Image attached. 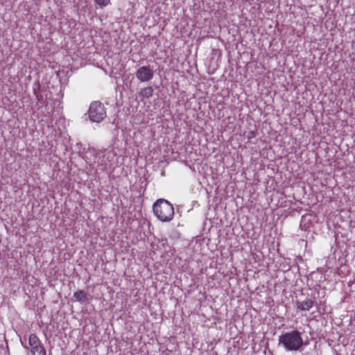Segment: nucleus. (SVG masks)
I'll list each match as a JSON object with an SVG mask.
<instances>
[{
    "mask_svg": "<svg viewBox=\"0 0 355 355\" xmlns=\"http://www.w3.org/2000/svg\"><path fill=\"white\" fill-rule=\"evenodd\" d=\"M279 344L288 351H297L304 345L301 333L297 330L282 334L279 337Z\"/></svg>",
    "mask_w": 355,
    "mask_h": 355,
    "instance_id": "f257e3e1",
    "label": "nucleus"
},
{
    "mask_svg": "<svg viewBox=\"0 0 355 355\" xmlns=\"http://www.w3.org/2000/svg\"><path fill=\"white\" fill-rule=\"evenodd\" d=\"M153 210L156 217L162 222H169L174 217V208L168 200L160 198L153 204Z\"/></svg>",
    "mask_w": 355,
    "mask_h": 355,
    "instance_id": "f03ea898",
    "label": "nucleus"
},
{
    "mask_svg": "<svg viewBox=\"0 0 355 355\" xmlns=\"http://www.w3.org/2000/svg\"><path fill=\"white\" fill-rule=\"evenodd\" d=\"M88 115L92 122L99 123L106 116V112L103 103L94 101L90 104Z\"/></svg>",
    "mask_w": 355,
    "mask_h": 355,
    "instance_id": "7ed1b4c3",
    "label": "nucleus"
},
{
    "mask_svg": "<svg viewBox=\"0 0 355 355\" xmlns=\"http://www.w3.org/2000/svg\"><path fill=\"white\" fill-rule=\"evenodd\" d=\"M135 75L139 81L148 82L153 78L154 71L150 66H142L138 68Z\"/></svg>",
    "mask_w": 355,
    "mask_h": 355,
    "instance_id": "20e7f679",
    "label": "nucleus"
},
{
    "mask_svg": "<svg viewBox=\"0 0 355 355\" xmlns=\"http://www.w3.org/2000/svg\"><path fill=\"white\" fill-rule=\"evenodd\" d=\"M28 344L30 346L31 352L34 350L35 349H37L39 347H43L41 343L40 340L35 334H31L28 338Z\"/></svg>",
    "mask_w": 355,
    "mask_h": 355,
    "instance_id": "39448f33",
    "label": "nucleus"
},
{
    "mask_svg": "<svg viewBox=\"0 0 355 355\" xmlns=\"http://www.w3.org/2000/svg\"><path fill=\"white\" fill-rule=\"evenodd\" d=\"M313 301L311 299H306L304 301H297L296 302L297 309L302 311H309L313 306Z\"/></svg>",
    "mask_w": 355,
    "mask_h": 355,
    "instance_id": "423d86ee",
    "label": "nucleus"
},
{
    "mask_svg": "<svg viewBox=\"0 0 355 355\" xmlns=\"http://www.w3.org/2000/svg\"><path fill=\"white\" fill-rule=\"evenodd\" d=\"M153 88L150 86L142 88L139 92V95L141 99H148L153 94Z\"/></svg>",
    "mask_w": 355,
    "mask_h": 355,
    "instance_id": "0eeeda50",
    "label": "nucleus"
},
{
    "mask_svg": "<svg viewBox=\"0 0 355 355\" xmlns=\"http://www.w3.org/2000/svg\"><path fill=\"white\" fill-rule=\"evenodd\" d=\"M73 297L78 302H84L87 300V295L83 291L78 290L73 293Z\"/></svg>",
    "mask_w": 355,
    "mask_h": 355,
    "instance_id": "6e6552de",
    "label": "nucleus"
},
{
    "mask_svg": "<svg viewBox=\"0 0 355 355\" xmlns=\"http://www.w3.org/2000/svg\"><path fill=\"white\" fill-rule=\"evenodd\" d=\"M33 355H46V350L44 347H39L37 349H35L31 351Z\"/></svg>",
    "mask_w": 355,
    "mask_h": 355,
    "instance_id": "1a4fd4ad",
    "label": "nucleus"
},
{
    "mask_svg": "<svg viewBox=\"0 0 355 355\" xmlns=\"http://www.w3.org/2000/svg\"><path fill=\"white\" fill-rule=\"evenodd\" d=\"M94 1L101 7H105L110 3V0H94Z\"/></svg>",
    "mask_w": 355,
    "mask_h": 355,
    "instance_id": "9d476101",
    "label": "nucleus"
}]
</instances>
